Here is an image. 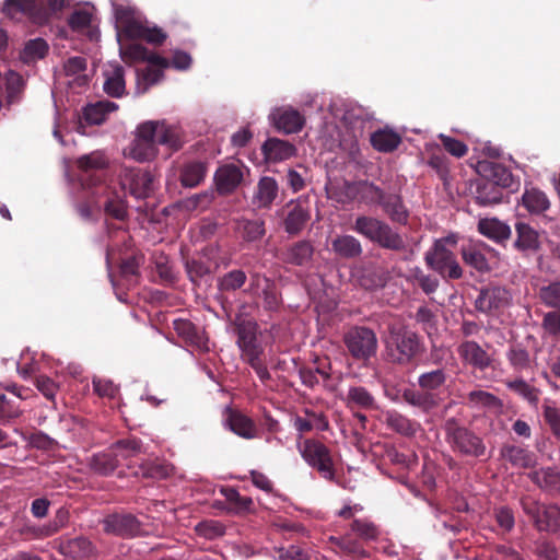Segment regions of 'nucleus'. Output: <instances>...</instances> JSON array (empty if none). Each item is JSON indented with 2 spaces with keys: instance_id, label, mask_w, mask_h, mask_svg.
<instances>
[{
  "instance_id": "obj_23",
  "label": "nucleus",
  "mask_w": 560,
  "mask_h": 560,
  "mask_svg": "<svg viewBox=\"0 0 560 560\" xmlns=\"http://www.w3.org/2000/svg\"><path fill=\"white\" fill-rule=\"evenodd\" d=\"M151 121L155 127L154 137L159 144L173 151H177L182 148L184 136L180 127L166 124L165 121Z\"/></svg>"
},
{
  "instance_id": "obj_64",
  "label": "nucleus",
  "mask_w": 560,
  "mask_h": 560,
  "mask_svg": "<svg viewBox=\"0 0 560 560\" xmlns=\"http://www.w3.org/2000/svg\"><path fill=\"white\" fill-rule=\"evenodd\" d=\"M67 547L69 552L77 557H89L93 552L91 541L83 537L71 539Z\"/></svg>"
},
{
  "instance_id": "obj_45",
  "label": "nucleus",
  "mask_w": 560,
  "mask_h": 560,
  "mask_svg": "<svg viewBox=\"0 0 560 560\" xmlns=\"http://www.w3.org/2000/svg\"><path fill=\"white\" fill-rule=\"evenodd\" d=\"M48 48V44L43 38L30 39L21 51L20 58L24 63L35 62L47 55Z\"/></svg>"
},
{
  "instance_id": "obj_43",
  "label": "nucleus",
  "mask_w": 560,
  "mask_h": 560,
  "mask_svg": "<svg viewBox=\"0 0 560 560\" xmlns=\"http://www.w3.org/2000/svg\"><path fill=\"white\" fill-rule=\"evenodd\" d=\"M538 298L544 306L552 310L551 312H560V280L541 285Z\"/></svg>"
},
{
  "instance_id": "obj_53",
  "label": "nucleus",
  "mask_w": 560,
  "mask_h": 560,
  "mask_svg": "<svg viewBox=\"0 0 560 560\" xmlns=\"http://www.w3.org/2000/svg\"><path fill=\"white\" fill-rule=\"evenodd\" d=\"M350 529L363 540H375L380 535L377 526L368 518L353 520Z\"/></svg>"
},
{
  "instance_id": "obj_11",
  "label": "nucleus",
  "mask_w": 560,
  "mask_h": 560,
  "mask_svg": "<svg viewBox=\"0 0 560 560\" xmlns=\"http://www.w3.org/2000/svg\"><path fill=\"white\" fill-rule=\"evenodd\" d=\"M155 127L152 121L138 126L133 141L126 149L125 154L138 162L151 161L158 154V140L154 137Z\"/></svg>"
},
{
  "instance_id": "obj_61",
  "label": "nucleus",
  "mask_w": 560,
  "mask_h": 560,
  "mask_svg": "<svg viewBox=\"0 0 560 560\" xmlns=\"http://www.w3.org/2000/svg\"><path fill=\"white\" fill-rule=\"evenodd\" d=\"M439 138L442 141L444 149L453 156L463 158L466 155L468 148L464 142L443 133H440Z\"/></svg>"
},
{
  "instance_id": "obj_30",
  "label": "nucleus",
  "mask_w": 560,
  "mask_h": 560,
  "mask_svg": "<svg viewBox=\"0 0 560 560\" xmlns=\"http://www.w3.org/2000/svg\"><path fill=\"white\" fill-rule=\"evenodd\" d=\"M119 465L118 454L109 448L106 452L92 455L88 460L90 469L102 476H108L115 471Z\"/></svg>"
},
{
  "instance_id": "obj_50",
  "label": "nucleus",
  "mask_w": 560,
  "mask_h": 560,
  "mask_svg": "<svg viewBox=\"0 0 560 560\" xmlns=\"http://www.w3.org/2000/svg\"><path fill=\"white\" fill-rule=\"evenodd\" d=\"M78 167L85 172L104 170L108 165V160L105 154L101 151H94L89 154H84L77 160Z\"/></svg>"
},
{
  "instance_id": "obj_17",
  "label": "nucleus",
  "mask_w": 560,
  "mask_h": 560,
  "mask_svg": "<svg viewBox=\"0 0 560 560\" xmlns=\"http://www.w3.org/2000/svg\"><path fill=\"white\" fill-rule=\"evenodd\" d=\"M495 256L497 252L483 242L469 244L462 248V257L465 264L480 272L490 270L489 257Z\"/></svg>"
},
{
  "instance_id": "obj_40",
  "label": "nucleus",
  "mask_w": 560,
  "mask_h": 560,
  "mask_svg": "<svg viewBox=\"0 0 560 560\" xmlns=\"http://www.w3.org/2000/svg\"><path fill=\"white\" fill-rule=\"evenodd\" d=\"M206 174L207 164L205 162H189L182 170L180 180L185 187H196L205 179Z\"/></svg>"
},
{
  "instance_id": "obj_15",
  "label": "nucleus",
  "mask_w": 560,
  "mask_h": 560,
  "mask_svg": "<svg viewBox=\"0 0 560 560\" xmlns=\"http://www.w3.org/2000/svg\"><path fill=\"white\" fill-rule=\"evenodd\" d=\"M511 302V293L502 287H489L481 289L475 301L479 312L491 313L506 307Z\"/></svg>"
},
{
  "instance_id": "obj_13",
  "label": "nucleus",
  "mask_w": 560,
  "mask_h": 560,
  "mask_svg": "<svg viewBox=\"0 0 560 560\" xmlns=\"http://www.w3.org/2000/svg\"><path fill=\"white\" fill-rule=\"evenodd\" d=\"M237 346L245 361L260 357L264 349L257 339V324L252 320L236 323Z\"/></svg>"
},
{
  "instance_id": "obj_52",
  "label": "nucleus",
  "mask_w": 560,
  "mask_h": 560,
  "mask_svg": "<svg viewBox=\"0 0 560 560\" xmlns=\"http://www.w3.org/2000/svg\"><path fill=\"white\" fill-rule=\"evenodd\" d=\"M113 453L118 454V459H128L142 452V443L137 439L119 440L110 447Z\"/></svg>"
},
{
  "instance_id": "obj_10",
  "label": "nucleus",
  "mask_w": 560,
  "mask_h": 560,
  "mask_svg": "<svg viewBox=\"0 0 560 560\" xmlns=\"http://www.w3.org/2000/svg\"><path fill=\"white\" fill-rule=\"evenodd\" d=\"M495 182L480 180L477 184L475 200L480 206H491L501 202L503 192L500 186L506 187L511 182V173L501 165H492Z\"/></svg>"
},
{
  "instance_id": "obj_54",
  "label": "nucleus",
  "mask_w": 560,
  "mask_h": 560,
  "mask_svg": "<svg viewBox=\"0 0 560 560\" xmlns=\"http://www.w3.org/2000/svg\"><path fill=\"white\" fill-rule=\"evenodd\" d=\"M214 199L213 190H206L200 194H195L182 201V207L187 211H203Z\"/></svg>"
},
{
  "instance_id": "obj_41",
  "label": "nucleus",
  "mask_w": 560,
  "mask_h": 560,
  "mask_svg": "<svg viewBox=\"0 0 560 560\" xmlns=\"http://www.w3.org/2000/svg\"><path fill=\"white\" fill-rule=\"evenodd\" d=\"M529 477L533 482L546 491H560V472L552 468H541L533 471Z\"/></svg>"
},
{
  "instance_id": "obj_29",
  "label": "nucleus",
  "mask_w": 560,
  "mask_h": 560,
  "mask_svg": "<svg viewBox=\"0 0 560 560\" xmlns=\"http://www.w3.org/2000/svg\"><path fill=\"white\" fill-rule=\"evenodd\" d=\"M500 455L516 468H530L536 463L535 455L532 452L516 445L502 446Z\"/></svg>"
},
{
  "instance_id": "obj_20",
  "label": "nucleus",
  "mask_w": 560,
  "mask_h": 560,
  "mask_svg": "<svg viewBox=\"0 0 560 560\" xmlns=\"http://www.w3.org/2000/svg\"><path fill=\"white\" fill-rule=\"evenodd\" d=\"M173 328L186 345L202 352L209 350L208 339L203 331L196 327L190 320L184 318L174 319Z\"/></svg>"
},
{
  "instance_id": "obj_16",
  "label": "nucleus",
  "mask_w": 560,
  "mask_h": 560,
  "mask_svg": "<svg viewBox=\"0 0 560 560\" xmlns=\"http://www.w3.org/2000/svg\"><path fill=\"white\" fill-rule=\"evenodd\" d=\"M243 165L228 163L221 165L214 174V183L217 190L221 195L233 192L244 178Z\"/></svg>"
},
{
  "instance_id": "obj_4",
  "label": "nucleus",
  "mask_w": 560,
  "mask_h": 560,
  "mask_svg": "<svg viewBox=\"0 0 560 560\" xmlns=\"http://www.w3.org/2000/svg\"><path fill=\"white\" fill-rule=\"evenodd\" d=\"M444 431L446 441L454 452L469 457L486 455L487 446L483 440L469 429L459 425L455 418L445 421Z\"/></svg>"
},
{
  "instance_id": "obj_62",
  "label": "nucleus",
  "mask_w": 560,
  "mask_h": 560,
  "mask_svg": "<svg viewBox=\"0 0 560 560\" xmlns=\"http://www.w3.org/2000/svg\"><path fill=\"white\" fill-rule=\"evenodd\" d=\"M186 271L194 283H197L201 278L211 272L210 267L206 262L196 259L186 262Z\"/></svg>"
},
{
  "instance_id": "obj_14",
  "label": "nucleus",
  "mask_w": 560,
  "mask_h": 560,
  "mask_svg": "<svg viewBox=\"0 0 560 560\" xmlns=\"http://www.w3.org/2000/svg\"><path fill=\"white\" fill-rule=\"evenodd\" d=\"M283 225L290 235H296L302 232L311 219V211L307 202L302 200L290 201L285 205Z\"/></svg>"
},
{
  "instance_id": "obj_31",
  "label": "nucleus",
  "mask_w": 560,
  "mask_h": 560,
  "mask_svg": "<svg viewBox=\"0 0 560 560\" xmlns=\"http://www.w3.org/2000/svg\"><path fill=\"white\" fill-rule=\"evenodd\" d=\"M118 109V104L112 101H98L89 104L83 109L82 118L89 125H101L109 113Z\"/></svg>"
},
{
  "instance_id": "obj_27",
  "label": "nucleus",
  "mask_w": 560,
  "mask_h": 560,
  "mask_svg": "<svg viewBox=\"0 0 560 560\" xmlns=\"http://www.w3.org/2000/svg\"><path fill=\"white\" fill-rule=\"evenodd\" d=\"M516 240L514 247L523 253H533L540 246L539 235L529 224L518 222L515 224Z\"/></svg>"
},
{
  "instance_id": "obj_51",
  "label": "nucleus",
  "mask_w": 560,
  "mask_h": 560,
  "mask_svg": "<svg viewBox=\"0 0 560 560\" xmlns=\"http://www.w3.org/2000/svg\"><path fill=\"white\" fill-rule=\"evenodd\" d=\"M313 255V246L307 241H300L288 249L289 262L301 266L306 264Z\"/></svg>"
},
{
  "instance_id": "obj_35",
  "label": "nucleus",
  "mask_w": 560,
  "mask_h": 560,
  "mask_svg": "<svg viewBox=\"0 0 560 560\" xmlns=\"http://www.w3.org/2000/svg\"><path fill=\"white\" fill-rule=\"evenodd\" d=\"M332 252L342 258H355L362 254V245L358 238L352 235H338L331 242Z\"/></svg>"
},
{
  "instance_id": "obj_2",
  "label": "nucleus",
  "mask_w": 560,
  "mask_h": 560,
  "mask_svg": "<svg viewBox=\"0 0 560 560\" xmlns=\"http://www.w3.org/2000/svg\"><path fill=\"white\" fill-rule=\"evenodd\" d=\"M353 230L382 248L397 252L406 248L404 237L377 218L360 215L354 221Z\"/></svg>"
},
{
  "instance_id": "obj_32",
  "label": "nucleus",
  "mask_w": 560,
  "mask_h": 560,
  "mask_svg": "<svg viewBox=\"0 0 560 560\" xmlns=\"http://www.w3.org/2000/svg\"><path fill=\"white\" fill-rule=\"evenodd\" d=\"M278 196V184L275 178L264 176L257 184L253 198L254 205L258 208H269Z\"/></svg>"
},
{
  "instance_id": "obj_46",
  "label": "nucleus",
  "mask_w": 560,
  "mask_h": 560,
  "mask_svg": "<svg viewBox=\"0 0 560 560\" xmlns=\"http://www.w3.org/2000/svg\"><path fill=\"white\" fill-rule=\"evenodd\" d=\"M23 89V78L18 72L9 70L5 73V101L8 106L20 101Z\"/></svg>"
},
{
  "instance_id": "obj_56",
  "label": "nucleus",
  "mask_w": 560,
  "mask_h": 560,
  "mask_svg": "<svg viewBox=\"0 0 560 560\" xmlns=\"http://www.w3.org/2000/svg\"><path fill=\"white\" fill-rule=\"evenodd\" d=\"M505 385L510 390L520 395L529 402H536L538 400L537 390L523 378L506 381Z\"/></svg>"
},
{
  "instance_id": "obj_22",
  "label": "nucleus",
  "mask_w": 560,
  "mask_h": 560,
  "mask_svg": "<svg viewBox=\"0 0 560 560\" xmlns=\"http://www.w3.org/2000/svg\"><path fill=\"white\" fill-rule=\"evenodd\" d=\"M224 424L240 438L252 440L257 436L258 430L255 422L237 410L226 409Z\"/></svg>"
},
{
  "instance_id": "obj_9",
  "label": "nucleus",
  "mask_w": 560,
  "mask_h": 560,
  "mask_svg": "<svg viewBox=\"0 0 560 560\" xmlns=\"http://www.w3.org/2000/svg\"><path fill=\"white\" fill-rule=\"evenodd\" d=\"M343 342L352 358L358 361L365 362L374 357L377 351V337L368 327L355 326L350 328L343 336Z\"/></svg>"
},
{
  "instance_id": "obj_24",
  "label": "nucleus",
  "mask_w": 560,
  "mask_h": 560,
  "mask_svg": "<svg viewBox=\"0 0 560 560\" xmlns=\"http://www.w3.org/2000/svg\"><path fill=\"white\" fill-rule=\"evenodd\" d=\"M266 161L277 163L285 161L296 153L295 147L287 140L269 138L261 145Z\"/></svg>"
},
{
  "instance_id": "obj_8",
  "label": "nucleus",
  "mask_w": 560,
  "mask_h": 560,
  "mask_svg": "<svg viewBox=\"0 0 560 560\" xmlns=\"http://www.w3.org/2000/svg\"><path fill=\"white\" fill-rule=\"evenodd\" d=\"M387 351L393 362L407 364L420 352L419 337L407 329L392 330L387 340Z\"/></svg>"
},
{
  "instance_id": "obj_33",
  "label": "nucleus",
  "mask_w": 560,
  "mask_h": 560,
  "mask_svg": "<svg viewBox=\"0 0 560 560\" xmlns=\"http://www.w3.org/2000/svg\"><path fill=\"white\" fill-rule=\"evenodd\" d=\"M380 206L394 223L407 224L409 212L399 195H385Z\"/></svg>"
},
{
  "instance_id": "obj_59",
  "label": "nucleus",
  "mask_w": 560,
  "mask_h": 560,
  "mask_svg": "<svg viewBox=\"0 0 560 560\" xmlns=\"http://www.w3.org/2000/svg\"><path fill=\"white\" fill-rule=\"evenodd\" d=\"M546 335L560 339V312H547L541 320Z\"/></svg>"
},
{
  "instance_id": "obj_19",
  "label": "nucleus",
  "mask_w": 560,
  "mask_h": 560,
  "mask_svg": "<svg viewBox=\"0 0 560 560\" xmlns=\"http://www.w3.org/2000/svg\"><path fill=\"white\" fill-rule=\"evenodd\" d=\"M270 116L276 128L287 135L300 132L305 124V117L293 107L276 108Z\"/></svg>"
},
{
  "instance_id": "obj_47",
  "label": "nucleus",
  "mask_w": 560,
  "mask_h": 560,
  "mask_svg": "<svg viewBox=\"0 0 560 560\" xmlns=\"http://www.w3.org/2000/svg\"><path fill=\"white\" fill-rule=\"evenodd\" d=\"M522 200L523 206L532 213H541L550 205L546 194L535 188L526 189Z\"/></svg>"
},
{
  "instance_id": "obj_18",
  "label": "nucleus",
  "mask_w": 560,
  "mask_h": 560,
  "mask_svg": "<svg viewBox=\"0 0 560 560\" xmlns=\"http://www.w3.org/2000/svg\"><path fill=\"white\" fill-rule=\"evenodd\" d=\"M457 352L464 363L479 371H485L492 363L491 355L478 342L472 340L462 342Z\"/></svg>"
},
{
  "instance_id": "obj_63",
  "label": "nucleus",
  "mask_w": 560,
  "mask_h": 560,
  "mask_svg": "<svg viewBox=\"0 0 560 560\" xmlns=\"http://www.w3.org/2000/svg\"><path fill=\"white\" fill-rule=\"evenodd\" d=\"M196 530L208 539H213L224 534V527L217 521L201 522L196 526Z\"/></svg>"
},
{
  "instance_id": "obj_58",
  "label": "nucleus",
  "mask_w": 560,
  "mask_h": 560,
  "mask_svg": "<svg viewBox=\"0 0 560 560\" xmlns=\"http://www.w3.org/2000/svg\"><path fill=\"white\" fill-rule=\"evenodd\" d=\"M467 399L475 407H495L500 404L497 396L486 390H472Z\"/></svg>"
},
{
  "instance_id": "obj_28",
  "label": "nucleus",
  "mask_w": 560,
  "mask_h": 560,
  "mask_svg": "<svg viewBox=\"0 0 560 560\" xmlns=\"http://www.w3.org/2000/svg\"><path fill=\"white\" fill-rule=\"evenodd\" d=\"M404 400L412 407H417L424 412H429L433 408L438 407L441 397L436 393L406 389L402 393Z\"/></svg>"
},
{
  "instance_id": "obj_38",
  "label": "nucleus",
  "mask_w": 560,
  "mask_h": 560,
  "mask_svg": "<svg viewBox=\"0 0 560 560\" xmlns=\"http://www.w3.org/2000/svg\"><path fill=\"white\" fill-rule=\"evenodd\" d=\"M104 75V91L113 97L122 96L126 91L122 67L117 65L113 66L109 70L105 71Z\"/></svg>"
},
{
  "instance_id": "obj_36",
  "label": "nucleus",
  "mask_w": 560,
  "mask_h": 560,
  "mask_svg": "<svg viewBox=\"0 0 560 560\" xmlns=\"http://www.w3.org/2000/svg\"><path fill=\"white\" fill-rule=\"evenodd\" d=\"M345 401L349 408H360L365 410L376 408L374 396L363 386H350Z\"/></svg>"
},
{
  "instance_id": "obj_5",
  "label": "nucleus",
  "mask_w": 560,
  "mask_h": 560,
  "mask_svg": "<svg viewBox=\"0 0 560 560\" xmlns=\"http://www.w3.org/2000/svg\"><path fill=\"white\" fill-rule=\"evenodd\" d=\"M298 451L305 463L322 478L339 485L330 450L320 441L306 439L298 443Z\"/></svg>"
},
{
  "instance_id": "obj_26",
  "label": "nucleus",
  "mask_w": 560,
  "mask_h": 560,
  "mask_svg": "<svg viewBox=\"0 0 560 560\" xmlns=\"http://www.w3.org/2000/svg\"><path fill=\"white\" fill-rule=\"evenodd\" d=\"M478 231L497 243L505 242L511 236V228L497 218H483L478 222Z\"/></svg>"
},
{
  "instance_id": "obj_44",
  "label": "nucleus",
  "mask_w": 560,
  "mask_h": 560,
  "mask_svg": "<svg viewBox=\"0 0 560 560\" xmlns=\"http://www.w3.org/2000/svg\"><path fill=\"white\" fill-rule=\"evenodd\" d=\"M236 231L241 237L247 242L260 240L265 234V223L262 220L241 219L237 221Z\"/></svg>"
},
{
  "instance_id": "obj_48",
  "label": "nucleus",
  "mask_w": 560,
  "mask_h": 560,
  "mask_svg": "<svg viewBox=\"0 0 560 560\" xmlns=\"http://www.w3.org/2000/svg\"><path fill=\"white\" fill-rule=\"evenodd\" d=\"M357 194L359 199L366 205H381L385 194L375 184L363 180L357 184Z\"/></svg>"
},
{
  "instance_id": "obj_25",
  "label": "nucleus",
  "mask_w": 560,
  "mask_h": 560,
  "mask_svg": "<svg viewBox=\"0 0 560 560\" xmlns=\"http://www.w3.org/2000/svg\"><path fill=\"white\" fill-rule=\"evenodd\" d=\"M384 417V422L388 429L406 438L415 436L421 428L419 422L395 410L386 411Z\"/></svg>"
},
{
  "instance_id": "obj_57",
  "label": "nucleus",
  "mask_w": 560,
  "mask_h": 560,
  "mask_svg": "<svg viewBox=\"0 0 560 560\" xmlns=\"http://www.w3.org/2000/svg\"><path fill=\"white\" fill-rule=\"evenodd\" d=\"M506 358L515 371H523L529 366V354L521 347H512L506 353Z\"/></svg>"
},
{
  "instance_id": "obj_39",
  "label": "nucleus",
  "mask_w": 560,
  "mask_h": 560,
  "mask_svg": "<svg viewBox=\"0 0 560 560\" xmlns=\"http://www.w3.org/2000/svg\"><path fill=\"white\" fill-rule=\"evenodd\" d=\"M247 275L242 269H232L217 280L218 290L222 293L235 292L244 287Z\"/></svg>"
},
{
  "instance_id": "obj_55",
  "label": "nucleus",
  "mask_w": 560,
  "mask_h": 560,
  "mask_svg": "<svg viewBox=\"0 0 560 560\" xmlns=\"http://www.w3.org/2000/svg\"><path fill=\"white\" fill-rule=\"evenodd\" d=\"M135 525V517L131 515H113L105 521L106 532L124 535Z\"/></svg>"
},
{
  "instance_id": "obj_49",
  "label": "nucleus",
  "mask_w": 560,
  "mask_h": 560,
  "mask_svg": "<svg viewBox=\"0 0 560 560\" xmlns=\"http://www.w3.org/2000/svg\"><path fill=\"white\" fill-rule=\"evenodd\" d=\"M163 78V71L158 68L145 67L137 70V93H145L150 86L159 83Z\"/></svg>"
},
{
  "instance_id": "obj_34",
  "label": "nucleus",
  "mask_w": 560,
  "mask_h": 560,
  "mask_svg": "<svg viewBox=\"0 0 560 560\" xmlns=\"http://www.w3.org/2000/svg\"><path fill=\"white\" fill-rule=\"evenodd\" d=\"M42 5L43 0H5L2 10L11 18H14L18 12H21L34 20H39L38 13Z\"/></svg>"
},
{
  "instance_id": "obj_3",
  "label": "nucleus",
  "mask_w": 560,
  "mask_h": 560,
  "mask_svg": "<svg viewBox=\"0 0 560 560\" xmlns=\"http://www.w3.org/2000/svg\"><path fill=\"white\" fill-rule=\"evenodd\" d=\"M447 244L455 245L453 236L436 240L424 254V261L428 267L445 279H459L463 276V269L456 260L455 254L447 248Z\"/></svg>"
},
{
  "instance_id": "obj_1",
  "label": "nucleus",
  "mask_w": 560,
  "mask_h": 560,
  "mask_svg": "<svg viewBox=\"0 0 560 560\" xmlns=\"http://www.w3.org/2000/svg\"><path fill=\"white\" fill-rule=\"evenodd\" d=\"M112 8L118 38L124 35L130 39H144L152 45H161L166 39L161 28L145 25L142 14L135 7L113 0Z\"/></svg>"
},
{
  "instance_id": "obj_60",
  "label": "nucleus",
  "mask_w": 560,
  "mask_h": 560,
  "mask_svg": "<svg viewBox=\"0 0 560 560\" xmlns=\"http://www.w3.org/2000/svg\"><path fill=\"white\" fill-rule=\"evenodd\" d=\"M277 553V560H311L310 552L298 545H290L287 548H278Z\"/></svg>"
},
{
  "instance_id": "obj_42",
  "label": "nucleus",
  "mask_w": 560,
  "mask_h": 560,
  "mask_svg": "<svg viewBox=\"0 0 560 560\" xmlns=\"http://www.w3.org/2000/svg\"><path fill=\"white\" fill-rule=\"evenodd\" d=\"M447 374L444 369L423 372L418 377V385L422 390L436 393L446 383Z\"/></svg>"
},
{
  "instance_id": "obj_21",
  "label": "nucleus",
  "mask_w": 560,
  "mask_h": 560,
  "mask_svg": "<svg viewBox=\"0 0 560 560\" xmlns=\"http://www.w3.org/2000/svg\"><path fill=\"white\" fill-rule=\"evenodd\" d=\"M120 55L125 62L148 61L151 65L166 67L168 60L155 52L148 50L143 45L131 43L125 46L120 45Z\"/></svg>"
},
{
  "instance_id": "obj_7",
  "label": "nucleus",
  "mask_w": 560,
  "mask_h": 560,
  "mask_svg": "<svg viewBox=\"0 0 560 560\" xmlns=\"http://www.w3.org/2000/svg\"><path fill=\"white\" fill-rule=\"evenodd\" d=\"M521 505L524 513L532 518L538 530L556 533L560 529L559 505L542 504L532 497L522 498Z\"/></svg>"
},
{
  "instance_id": "obj_37",
  "label": "nucleus",
  "mask_w": 560,
  "mask_h": 560,
  "mask_svg": "<svg viewBox=\"0 0 560 560\" xmlns=\"http://www.w3.org/2000/svg\"><path fill=\"white\" fill-rule=\"evenodd\" d=\"M400 142V136L392 129H378L371 135V143L378 152H393Z\"/></svg>"
},
{
  "instance_id": "obj_12",
  "label": "nucleus",
  "mask_w": 560,
  "mask_h": 560,
  "mask_svg": "<svg viewBox=\"0 0 560 560\" xmlns=\"http://www.w3.org/2000/svg\"><path fill=\"white\" fill-rule=\"evenodd\" d=\"M246 292L262 300V306L268 312H276L281 305V298L276 284L269 278L254 272L250 275Z\"/></svg>"
},
{
  "instance_id": "obj_6",
  "label": "nucleus",
  "mask_w": 560,
  "mask_h": 560,
  "mask_svg": "<svg viewBox=\"0 0 560 560\" xmlns=\"http://www.w3.org/2000/svg\"><path fill=\"white\" fill-rule=\"evenodd\" d=\"M118 178L121 189L136 199L149 198L155 190L153 174L141 167L122 165Z\"/></svg>"
}]
</instances>
